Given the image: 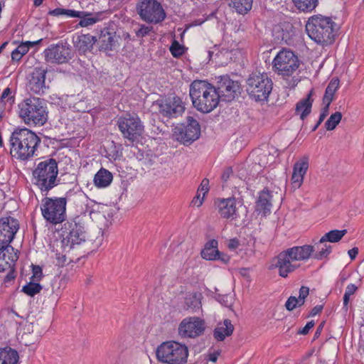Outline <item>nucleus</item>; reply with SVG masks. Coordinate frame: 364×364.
Wrapping results in <instances>:
<instances>
[{
    "mask_svg": "<svg viewBox=\"0 0 364 364\" xmlns=\"http://www.w3.org/2000/svg\"><path fill=\"white\" fill-rule=\"evenodd\" d=\"M97 41H98L100 50H111L117 42L116 32L108 28H105L101 31Z\"/></svg>",
    "mask_w": 364,
    "mask_h": 364,
    "instance_id": "23",
    "label": "nucleus"
},
{
    "mask_svg": "<svg viewBox=\"0 0 364 364\" xmlns=\"http://www.w3.org/2000/svg\"><path fill=\"white\" fill-rule=\"evenodd\" d=\"M309 37L323 46L333 43L336 32V23L331 17L316 14L309 18L306 24Z\"/></svg>",
    "mask_w": 364,
    "mask_h": 364,
    "instance_id": "4",
    "label": "nucleus"
},
{
    "mask_svg": "<svg viewBox=\"0 0 364 364\" xmlns=\"http://www.w3.org/2000/svg\"><path fill=\"white\" fill-rule=\"evenodd\" d=\"M323 306L322 305H317V306H314L310 312V316H314L316 314L321 313L323 310Z\"/></svg>",
    "mask_w": 364,
    "mask_h": 364,
    "instance_id": "58",
    "label": "nucleus"
},
{
    "mask_svg": "<svg viewBox=\"0 0 364 364\" xmlns=\"http://www.w3.org/2000/svg\"><path fill=\"white\" fill-rule=\"evenodd\" d=\"M17 230L18 226L16 220L11 218L0 220V251L9 246Z\"/></svg>",
    "mask_w": 364,
    "mask_h": 364,
    "instance_id": "18",
    "label": "nucleus"
},
{
    "mask_svg": "<svg viewBox=\"0 0 364 364\" xmlns=\"http://www.w3.org/2000/svg\"><path fill=\"white\" fill-rule=\"evenodd\" d=\"M97 41L96 37L90 34H81L74 41L75 48L82 53L90 50L94 43Z\"/></svg>",
    "mask_w": 364,
    "mask_h": 364,
    "instance_id": "26",
    "label": "nucleus"
},
{
    "mask_svg": "<svg viewBox=\"0 0 364 364\" xmlns=\"http://www.w3.org/2000/svg\"><path fill=\"white\" fill-rule=\"evenodd\" d=\"M328 109H329V107H328V105H325L323 107L322 112L319 117V122H323L324 119L327 117V115L328 114Z\"/></svg>",
    "mask_w": 364,
    "mask_h": 364,
    "instance_id": "57",
    "label": "nucleus"
},
{
    "mask_svg": "<svg viewBox=\"0 0 364 364\" xmlns=\"http://www.w3.org/2000/svg\"><path fill=\"white\" fill-rule=\"evenodd\" d=\"M350 295H348L346 294V293L344 294V296H343V306L345 307H346L348 304V302H349V300H350Z\"/></svg>",
    "mask_w": 364,
    "mask_h": 364,
    "instance_id": "62",
    "label": "nucleus"
},
{
    "mask_svg": "<svg viewBox=\"0 0 364 364\" xmlns=\"http://www.w3.org/2000/svg\"><path fill=\"white\" fill-rule=\"evenodd\" d=\"M117 125L123 137L131 142L137 141L144 132V126L139 117L129 114L119 117Z\"/></svg>",
    "mask_w": 364,
    "mask_h": 364,
    "instance_id": "13",
    "label": "nucleus"
},
{
    "mask_svg": "<svg viewBox=\"0 0 364 364\" xmlns=\"http://www.w3.org/2000/svg\"><path fill=\"white\" fill-rule=\"evenodd\" d=\"M66 253L67 252H64L63 250L62 253H56V260L58 265L63 267L65 264H68L71 261V259H69V260L68 259V256Z\"/></svg>",
    "mask_w": 364,
    "mask_h": 364,
    "instance_id": "43",
    "label": "nucleus"
},
{
    "mask_svg": "<svg viewBox=\"0 0 364 364\" xmlns=\"http://www.w3.org/2000/svg\"><path fill=\"white\" fill-rule=\"evenodd\" d=\"M170 51L173 56L179 57L184 53L183 46H182L178 41H173L170 47Z\"/></svg>",
    "mask_w": 364,
    "mask_h": 364,
    "instance_id": "41",
    "label": "nucleus"
},
{
    "mask_svg": "<svg viewBox=\"0 0 364 364\" xmlns=\"http://www.w3.org/2000/svg\"><path fill=\"white\" fill-rule=\"evenodd\" d=\"M9 142L11 156L26 161L33 156L41 139L33 132L25 128L14 130Z\"/></svg>",
    "mask_w": 364,
    "mask_h": 364,
    "instance_id": "3",
    "label": "nucleus"
},
{
    "mask_svg": "<svg viewBox=\"0 0 364 364\" xmlns=\"http://www.w3.org/2000/svg\"><path fill=\"white\" fill-rule=\"evenodd\" d=\"M47 69L43 68H36L30 75V78L27 85L28 90L34 94L42 95L45 92L46 75Z\"/></svg>",
    "mask_w": 364,
    "mask_h": 364,
    "instance_id": "20",
    "label": "nucleus"
},
{
    "mask_svg": "<svg viewBox=\"0 0 364 364\" xmlns=\"http://www.w3.org/2000/svg\"><path fill=\"white\" fill-rule=\"evenodd\" d=\"M314 326V322L313 321H309L304 328H302L301 329H300L298 331V333L303 334V335H306L309 333V330Z\"/></svg>",
    "mask_w": 364,
    "mask_h": 364,
    "instance_id": "49",
    "label": "nucleus"
},
{
    "mask_svg": "<svg viewBox=\"0 0 364 364\" xmlns=\"http://www.w3.org/2000/svg\"><path fill=\"white\" fill-rule=\"evenodd\" d=\"M294 6L302 12H311L318 4V0H292Z\"/></svg>",
    "mask_w": 364,
    "mask_h": 364,
    "instance_id": "34",
    "label": "nucleus"
},
{
    "mask_svg": "<svg viewBox=\"0 0 364 364\" xmlns=\"http://www.w3.org/2000/svg\"><path fill=\"white\" fill-rule=\"evenodd\" d=\"M113 176L110 171L105 168H100L94 177V183L98 188L107 187L112 181Z\"/></svg>",
    "mask_w": 364,
    "mask_h": 364,
    "instance_id": "32",
    "label": "nucleus"
},
{
    "mask_svg": "<svg viewBox=\"0 0 364 364\" xmlns=\"http://www.w3.org/2000/svg\"><path fill=\"white\" fill-rule=\"evenodd\" d=\"M33 276L32 279L35 282H39L43 277V271L40 266L33 265L32 268Z\"/></svg>",
    "mask_w": 364,
    "mask_h": 364,
    "instance_id": "44",
    "label": "nucleus"
},
{
    "mask_svg": "<svg viewBox=\"0 0 364 364\" xmlns=\"http://www.w3.org/2000/svg\"><path fill=\"white\" fill-rule=\"evenodd\" d=\"M217 91L223 100L230 102L240 93V85L237 81L232 80L228 75L218 77Z\"/></svg>",
    "mask_w": 364,
    "mask_h": 364,
    "instance_id": "16",
    "label": "nucleus"
},
{
    "mask_svg": "<svg viewBox=\"0 0 364 364\" xmlns=\"http://www.w3.org/2000/svg\"><path fill=\"white\" fill-rule=\"evenodd\" d=\"M42 39H39L35 41H25L22 42L18 47L11 52V56L14 61H19L22 57L26 55L30 47L40 44Z\"/></svg>",
    "mask_w": 364,
    "mask_h": 364,
    "instance_id": "28",
    "label": "nucleus"
},
{
    "mask_svg": "<svg viewBox=\"0 0 364 364\" xmlns=\"http://www.w3.org/2000/svg\"><path fill=\"white\" fill-rule=\"evenodd\" d=\"M285 307L288 311H293L296 308V297L291 296L285 304Z\"/></svg>",
    "mask_w": 364,
    "mask_h": 364,
    "instance_id": "46",
    "label": "nucleus"
},
{
    "mask_svg": "<svg viewBox=\"0 0 364 364\" xmlns=\"http://www.w3.org/2000/svg\"><path fill=\"white\" fill-rule=\"evenodd\" d=\"M205 327L203 318L198 316L187 317L179 323L178 333L183 338H195L204 333Z\"/></svg>",
    "mask_w": 364,
    "mask_h": 364,
    "instance_id": "15",
    "label": "nucleus"
},
{
    "mask_svg": "<svg viewBox=\"0 0 364 364\" xmlns=\"http://www.w3.org/2000/svg\"><path fill=\"white\" fill-rule=\"evenodd\" d=\"M64 229L68 231L67 235L61 241L64 252H69L72 249L85 242L86 232L84 223L79 216L65 223Z\"/></svg>",
    "mask_w": 364,
    "mask_h": 364,
    "instance_id": "10",
    "label": "nucleus"
},
{
    "mask_svg": "<svg viewBox=\"0 0 364 364\" xmlns=\"http://www.w3.org/2000/svg\"><path fill=\"white\" fill-rule=\"evenodd\" d=\"M342 119V114L340 112H336L332 114L330 117L325 122V127L327 130H333L339 124Z\"/></svg>",
    "mask_w": 364,
    "mask_h": 364,
    "instance_id": "38",
    "label": "nucleus"
},
{
    "mask_svg": "<svg viewBox=\"0 0 364 364\" xmlns=\"http://www.w3.org/2000/svg\"><path fill=\"white\" fill-rule=\"evenodd\" d=\"M208 186H209V180L207 179V178H204L202 181V182H201V183H200V186H199V188L198 189V192L202 193L203 196H205V195L209 191Z\"/></svg>",
    "mask_w": 364,
    "mask_h": 364,
    "instance_id": "48",
    "label": "nucleus"
},
{
    "mask_svg": "<svg viewBox=\"0 0 364 364\" xmlns=\"http://www.w3.org/2000/svg\"><path fill=\"white\" fill-rule=\"evenodd\" d=\"M357 289H358V287L355 284H348L346 287L345 293L348 295L351 296L355 294Z\"/></svg>",
    "mask_w": 364,
    "mask_h": 364,
    "instance_id": "56",
    "label": "nucleus"
},
{
    "mask_svg": "<svg viewBox=\"0 0 364 364\" xmlns=\"http://www.w3.org/2000/svg\"><path fill=\"white\" fill-rule=\"evenodd\" d=\"M348 254L351 259H354L358 254V248L353 247L348 250Z\"/></svg>",
    "mask_w": 364,
    "mask_h": 364,
    "instance_id": "59",
    "label": "nucleus"
},
{
    "mask_svg": "<svg viewBox=\"0 0 364 364\" xmlns=\"http://www.w3.org/2000/svg\"><path fill=\"white\" fill-rule=\"evenodd\" d=\"M19 115L26 124L43 125L48 119V112L43 100L31 97L19 105Z\"/></svg>",
    "mask_w": 364,
    "mask_h": 364,
    "instance_id": "7",
    "label": "nucleus"
},
{
    "mask_svg": "<svg viewBox=\"0 0 364 364\" xmlns=\"http://www.w3.org/2000/svg\"><path fill=\"white\" fill-rule=\"evenodd\" d=\"M204 196H200V193L197 191V195L192 200V203L196 205L197 207H200L203 202Z\"/></svg>",
    "mask_w": 364,
    "mask_h": 364,
    "instance_id": "51",
    "label": "nucleus"
},
{
    "mask_svg": "<svg viewBox=\"0 0 364 364\" xmlns=\"http://www.w3.org/2000/svg\"><path fill=\"white\" fill-rule=\"evenodd\" d=\"M271 195L269 191L263 190L259 196L256 203V210L264 215L270 211L272 207Z\"/></svg>",
    "mask_w": 364,
    "mask_h": 364,
    "instance_id": "31",
    "label": "nucleus"
},
{
    "mask_svg": "<svg viewBox=\"0 0 364 364\" xmlns=\"http://www.w3.org/2000/svg\"><path fill=\"white\" fill-rule=\"evenodd\" d=\"M66 205L67 200L64 197L44 198L41 205L43 218L52 225L63 223L66 218Z\"/></svg>",
    "mask_w": 364,
    "mask_h": 364,
    "instance_id": "9",
    "label": "nucleus"
},
{
    "mask_svg": "<svg viewBox=\"0 0 364 364\" xmlns=\"http://www.w3.org/2000/svg\"><path fill=\"white\" fill-rule=\"evenodd\" d=\"M58 166L55 159L49 158L38 162L32 172V182L41 193H48L58 184Z\"/></svg>",
    "mask_w": 364,
    "mask_h": 364,
    "instance_id": "5",
    "label": "nucleus"
},
{
    "mask_svg": "<svg viewBox=\"0 0 364 364\" xmlns=\"http://www.w3.org/2000/svg\"><path fill=\"white\" fill-rule=\"evenodd\" d=\"M42 287L38 283V282H31L26 285L23 287L22 291L30 296H33L37 293L40 292Z\"/></svg>",
    "mask_w": 364,
    "mask_h": 364,
    "instance_id": "40",
    "label": "nucleus"
},
{
    "mask_svg": "<svg viewBox=\"0 0 364 364\" xmlns=\"http://www.w3.org/2000/svg\"><path fill=\"white\" fill-rule=\"evenodd\" d=\"M151 30L152 27L141 25L136 33L138 37H144L148 35L151 31Z\"/></svg>",
    "mask_w": 364,
    "mask_h": 364,
    "instance_id": "47",
    "label": "nucleus"
},
{
    "mask_svg": "<svg viewBox=\"0 0 364 364\" xmlns=\"http://www.w3.org/2000/svg\"><path fill=\"white\" fill-rule=\"evenodd\" d=\"M333 95H328L326 92H325L323 97V102L325 104V105H328V107L330 106L331 103L333 100Z\"/></svg>",
    "mask_w": 364,
    "mask_h": 364,
    "instance_id": "54",
    "label": "nucleus"
},
{
    "mask_svg": "<svg viewBox=\"0 0 364 364\" xmlns=\"http://www.w3.org/2000/svg\"><path fill=\"white\" fill-rule=\"evenodd\" d=\"M312 90L307 96L299 101L296 105L295 114H299L300 119L304 120L311 113L313 100L311 99Z\"/></svg>",
    "mask_w": 364,
    "mask_h": 364,
    "instance_id": "24",
    "label": "nucleus"
},
{
    "mask_svg": "<svg viewBox=\"0 0 364 364\" xmlns=\"http://www.w3.org/2000/svg\"><path fill=\"white\" fill-rule=\"evenodd\" d=\"M156 355L157 360L164 364H186L189 350L186 344L168 341L157 347Z\"/></svg>",
    "mask_w": 364,
    "mask_h": 364,
    "instance_id": "6",
    "label": "nucleus"
},
{
    "mask_svg": "<svg viewBox=\"0 0 364 364\" xmlns=\"http://www.w3.org/2000/svg\"><path fill=\"white\" fill-rule=\"evenodd\" d=\"M193 107L199 112L209 113L219 104L220 95L216 88L206 80H193L189 89Z\"/></svg>",
    "mask_w": 364,
    "mask_h": 364,
    "instance_id": "2",
    "label": "nucleus"
},
{
    "mask_svg": "<svg viewBox=\"0 0 364 364\" xmlns=\"http://www.w3.org/2000/svg\"><path fill=\"white\" fill-rule=\"evenodd\" d=\"M339 82L340 81L338 77L332 78L329 82L325 92H326L328 95L331 94L334 95L335 92L339 87Z\"/></svg>",
    "mask_w": 364,
    "mask_h": 364,
    "instance_id": "42",
    "label": "nucleus"
},
{
    "mask_svg": "<svg viewBox=\"0 0 364 364\" xmlns=\"http://www.w3.org/2000/svg\"><path fill=\"white\" fill-rule=\"evenodd\" d=\"M333 95H328L326 92H325L323 97V102L325 104V105H328V107L330 106L331 103L333 100Z\"/></svg>",
    "mask_w": 364,
    "mask_h": 364,
    "instance_id": "55",
    "label": "nucleus"
},
{
    "mask_svg": "<svg viewBox=\"0 0 364 364\" xmlns=\"http://www.w3.org/2000/svg\"><path fill=\"white\" fill-rule=\"evenodd\" d=\"M234 326L229 319H225L223 323H219L218 326L215 328L213 332L214 338L218 341H223L226 336H230L232 334Z\"/></svg>",
    "mask_w": 364,
    "mask_h": 364,
    "instance_id": "25",
    "label": "nucleus"
},
{
    "mask_svg": "<svg viewBox=\"0 0 364 364\" xmlns=\"http://www.w3.org/2000/svg\"><path fill=\"white\" fill-rule=\"evenodd\" d=\"M309 168V158L303 156L299 159L293 166V173L291 181L294 188L301 187L304 182V177Z\"/></svg>",
    "mask_w": 364,
    "mask_h": 364,
    "instance_id": "22",
    "label": "nucleus"
},
{
    "mask_svg": "<svg viewBox=\"0 0 364 364\" xmlns=\"http://www.w3.org/2000/svg\"><path fill=\"white\" fill-rule=\"evenodd\" d=\"M239 245L240 242L237 238H232L228 241V247L230 250H235L239 247Z\"/></svg>",
    "mask_w": 364,
    "mask_h": 364,
    "instance_id": "52",
    "label": "nucleus"
},
{
    "mask_svg": "<svg viewBox=\"0 0 364 364\" xmlns=\"http://www.w3.org/2000/svg\"><path fill=\"white\" fill-rule=\"evenodd\" d=\"M232 169L231 167H228L226 168L223 174H222V176H221V178L223 180V182H227L228 180L229 179L230 176L232 175Z\"/></svg>",
    "mask_w": 364,
    "mask_h": 364,
    "instance_id": "50",
    "label": "nucleus"
},
{
    "mask_svg": "<svg viewBox=\"0 0 364 364\" xmlns=\"http://www.w3.org/2000/svg\"><path fill=\"white\" fill-rule=\"evenodd\" d=\"M19 355L18 352L10 348H0V364H18Z\"/></svg>",
    "mask_w": 364,
    "mask_h": 364,
    "instance_id": "29",
    "label": "nucleus"
},
{
    "mask_svg": "<svg viewBox=\"0 0 364 364\" xmlns=\"http://www.w3.org/2000/svg\"><path fill=\"white\" fill-rule=\"evenodd\" d=\"M203 296L199 292L188 294L185 299V304L187 310L196 312L202 307Z\"/></svg>",
    "mask_w": 364,
    "mask_h": 364,
    "instance_id": "33",
    "label": "nucleus"
},
{
    "mask_svg": "<svg viewBox=\"0 0 364 364\" xmlns=\"http://www.w3.org/2000/svg\"><path fill=\"white\" fill-rule=\"evenodd\" d=\"M48 14L53 16H65L68 17L75 18L80 16V14L77 11L71 9H65L63 8H56L48 11Z\"/></svg>",
    "mask_w": 364,
    "mask_h": 364,
    "instance_id": "37",
    "label": "nucleus"
},
{
    "mask_svg": "<svg viewBox=\"0 0 364 364\" xmlns=\"http://www.w3.org/2000/svg\"><path fill=\"white\" fill-rule=\"evenodd\" d=\"M221 218L234 220L237 218L236 200L234 198H218L215 201Z\"/></svg>",
    "mask_w": 364,
    "mask_h": 364,
    "instance_id": "21",
    "label": "nucleus"
},
{
    "mask_svg": "<svg viewBox=\"0 0 364 364\" xmlns=\"http://www.w3.org/2000/svg\"><path fill=\"white\" fill-rule=\"evenodd\" d=\"M200 254L201 257L206 260H217L218 255H220V252L218 250V241L214 239L209 240Z\"/></svg>",
    "mask_w": 364,
    "mask_h": 364,
    "instance_id": "27",
    "label": "nucleus"
},
{
    "mask_svg": "<svg viewBox=\"0 0 364 364\" xmlns=\"http://www.w3.org/2000/svg\"><path fill=\"white\" fill-rule=\"evenodd\" d=\"M304 303L305 299H301L300 297L296 298V307L304 305Z\"/></svg>",
    "mask_w": 364,
    "mask_h": 364,
    "instance_id": "63",
    "label": "nucleus"
},
{
    "mask_svg": "<svg viewBox=\"0 0 364 364\" xmlns=\"http://www.w3.org/2000/svg\"><path fill=\"white\" fill-rule=\"evenodd\" d=\"M323 325H324V324H323V323H321L318 326V328H317V329H316V333H315V337H317V336H318L320 335L321 331H322V329H323Z\"/></svg>",
    "mask_w": 364,
    "mask_h": 364,
    "instance_id": "64",
    "label": "nucleus"
},
{
    "mask_svg": "<svg viewBox=\"0 0 364 364\" xmlns=\"http://www.w3.org/2000/svg\"><path fill=\"white\" fill-rule=\"evenodd\" d=\"M219 355H220V353L217 352V351L209 353L208 354V360L215 363L218 360Z\"/></svg>",
    "mask_w": 364,
    "mask_h": 364,
    "instance_id": "60",
    "label": "nucleus"
},
{
    "mask_svg": "<svg viewBox=\"0 0 364 364\" xmlns=\"http://www.w3.org/2000/svg\"><path fill=\"white\" fill-rule=\"evenodd\" d=\"M299 60L294 52L283 49L280 50L272 62V67L278 75L291 76L299 67Z\"/></svg>",
    "mask_w": 364,
    "mask_h": 364,
    "instance_id": "12",
    "label": "nucleus"
},
{
    "mask_svg": "<svg viewBox=\"0 0 364 364\" xmlns=\"http://www.w3.org/2000/svg\"><path fill=\"white\" fill-rule=\"evenodd\" d=\"M217 260H221L223 263L227 264L230 261V257L227 255L220 252V255H218V258H217Z\"/></svg>",
    "mask_w": 364,
    "mask_h": 364,
    "instance_id": "61",
    "label": "nucleus"
},
{
    "mask_svg": "<svg viewBox=\"0 0 364 364\" xmlns=\"http://www.w3.org/2000/svg\"><path fill=\"white\" fill-rule=\"evenodd\" d=\"M309 293V288L307 287L302 286L299 289V297L301 299H306Z\"/></svg>",
    "mask_w": 364,
    "mask_h": 364,
    "instance_id": "53",
    "label": "nucleus"
},
{
    "mask_svg": "<svg viewBox=\"0 0 364 364\" xmlns=\"http://www.w3.org/2000/svg\"><path fill=\"white\" fill-rule=\"evenodd\" d=\"M253 0H230V6L233 7L238 14H247L252 6Z\"/></svg>",
    "mask_w": 364,
    "mask_h": 364,
    "instance_id": "35",
    "label": "nucleus"
},
{
    "mask_svg": "<svg viewBox=\"0 0 364 364\" xmlns=\"http://www.w3.org/2000/svg\"><path fill=\"white\" fill-rule=\"evenodd\" d=\"M314 252V247L309 245L288 248L273 259L270 269H277L279 275L286 278L300 267L299 262L308 259Z\"/></svg>",
    "mask_w": 364,
    "mask_h": 364,
    "instance_id": "1",
    "label": "nucleus"
},
{
    "mask_svg": "<svg viewBox=\"0 0 364 364\" xmlns=\"http://www.w3.org/2000/svg\"><path fill=\"white\" fill-rule=\"evenodd\" d=\"M136 11L139 18L148 23H160L166 17L165 10L157 0H138Z\"/></svg>",
    "mask_w": 364,
    "mask_h": 364,
    "instance_id": "11",
    "label": "nucleus"
},
{
    "mask_svg": "<svg viewBox=\"0 0 364 364\" xmlns=\"http://www.w3.org/2000/svg\"><path fill=\"white\" fill-rule=\"evenodd\" d=\"M185 111V106L179 97L168 98L159 104V112L169 118L177 117Z\"/></svg>",
    "mask_w": 364,
    "mask_h": 364,
    "instance_id": "19",
    "label": "nucleus"
},
{
    "mask_svg": "<svg viewBox=\"0 0 364 364\" xmlns=\"http://www.w3.org/2000/svg\"><path fill=\"white\" fill-rule=\"evenodd\" d=\"M317 252L313 255V257L318 260L326 258L331 252V246L324 243L319 246Z\"/></svg>",
    "mask_w": 364,
    "mask_h": 364,
    "instance_id": "39",
    "label": "nucleus"
},
{
    "mask_svg": "<svg viewBox=\"0 0 364 364\" xmlns=\"http://www.w3.org/2000/svg\"><path fill=\"white\" fill-rule=\"evenodd\" d=\"M347 233V230L344 229L342 230H331L328 232L326 233L320 240L315 243V245L313 246L315 249H319V246L326 242H339L342 237Z\"/></svg>",
    "mask_w": 364,
    "mask_h": 364,
    "instance_id": "30",
    "label": "nucleus"
},
{
    "mask_svg": "<svg viewBox=\"0 0 364 364\" xmlns=\"http://www.w3.org/2000/svg\"><path fill=\"white\" fill-rule=\"evenodd\" d=\"M80 14V16H76L77 18H81L80 21L79 25L82 27H86L90 25L95 23L98 21V18L95 16H92L90 14H88L85 11H77Z\"/></svg>",
    "mask_w": 364,
    "mask_h": 364,
    "instance_id": "36",
    "label": "nucleus"
},
{
    "mask_svg": "<svg viewBox=\"0 0 364 364\" xmlns=\"http://www.w3.org/2000/svg\"><path fill=\"white\" fill-rule=\"evenodd\" d=\"M45 59L51 63L63 64L72 58V49L63 43L51 45L44 51Z\"/></svg>",
    "mask_w": 364,
    "mask_h": 364,
    "instance_id": "17",
    "label": "nucleus"
},
{
    "mask_svg": "<svg viewBox=\"0 0 364 364\" xmlns=\"http://www.w3.org/2000/svg\"><path fill=\"white\" fill-rule=\"evenodd\" d=\"M272 86V80L266 73H253L247 79L246 90L255 101H264L269 97Z\"/></svg>",
    "mask_w": 364,
    "mask_h": 364,
    "instance_id": "8",
    "label": "nucleus"
},
{
    "mask_svg": "<svg viewBox=\"0 0 364 364\" xmlns=\"http://www.w3.org/2000/svg\"><path fill=\"white\" fill-rule=\"evenodd\" d=\"M1 102H4L6 100L7 102L10 101V104L13 103L14 101V96L11 95V90L9 87H6L1 96Z\"/></svg>",
    "mask_w": 364,
    "mask_h": 364,
    "instance_id": "45",
    "label": "nucleus"
},
{
    "mask_svg": "<svg viewBox=\"0 0 364 364\" xmlns=\"http://www.w3.org/2000/svg\"><path fill=\"white\" fill-rule=\"evenodd\" d=\"M173 135L180 143L189 145L200 137V124L193 117H188L187 124L176 127L174 129Z\"/></svg>",
    "mask_w": 364,
    "mask_h": 364,
    "instance_id": "14",
    "label": "nucleus"
}]
</instances>
